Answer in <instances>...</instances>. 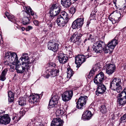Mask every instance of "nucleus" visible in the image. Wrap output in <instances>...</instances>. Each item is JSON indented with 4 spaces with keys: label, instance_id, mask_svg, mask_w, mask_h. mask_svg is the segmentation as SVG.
I'll return each instance as SVG.
<instances>
[{
    "label": "nucleus",
    "instance_id": "13d9d810",
    "mask_svg": "<svg viewBox=\"0 0 126 126\" xmlns=\"http://www.w3.org/2000/svg\"><path fill=\"white\" fill-rule=\"evenodd\" d=\"M34 24L36 26H38L39 23L38 21L37 20H35L33 21Z\"/></svg>",
    "mask_w": 126,
    "mask_h": 126
},
{
    "label": "nucleus",
    "instance_id": "c85d7f7f",
    "mask_svg": "<svg viewBox=\"0 0 126 126\" xmlns=\"http://www.w3.org/2000/svg\"><path fill=\"white\" fill-rule=\"evenodd\" d=\"M27 101V97L24 96L20 98L18 101V103L19 105L22 106H24L26 103Z\"/></svg>",
    "mask_w": 126,
    "mask_h": 126
},
{
    "label": "nucleus",
    "instance_id": "6e6552de",
    "mask_svg": "<svg viewBox=\"0 0 126 126\" xmlns=\"http://www.w3.org/2000/svg\"><path fill=\"white\" fill-rule=\"evenodd\" d=\"M73 95V91L69 90L64 92L62 95L63 100L64 101L66 102L70 100Z\"/></svg>",
    "mask_w": 126,
    "mask_h": 126
},
{
    "label": "nucleus",
    "instance_id": "f3484780",
    "mask_svg": "<svg viewBox=\"0 0 126 126\" xmlns=\"http://www.w3.org/2000/svg\"><path fill=\"white\" fill-rule=\"evenodd\" d=\"M10 121L11 119L8 114L0 116V124L6 125L8 124Z\"/></svg>",
    "mask_w": 126,
    "mask_h": 126
},
{
    "label": "nucleus",
    "instance_id": "0e129e2a",
    "mask_svg": "<svg viewBox=\"0 0 126 126\" xmlns=\"http://www.w3.org/2000/svg\"><path fill=\"white\" fill-rule=\"evenodd\" d=\"M97 0H91L94 3H95L96 2Z\"/></svg>",
    "mask_w": 126,
    "mask_h": 126
},
{
    "label": "nucleus",
    "instance_id": "de8ad7c7",
    "mask_svg": "<svg viewBox=\"0 0 126 126\" xmlns=\"http://www.w3.org/2000/svg\"><path fill=\"white\" fill-rule=\"evenodd\" d=\"M67 77L69 78H70L74 74V71H67Z\"/></svg>",
    "mask_w": 126,
    "mask_h": 126
},
{
    "label": "nucleus",
    "instance_id": "bb28decb",
    "mask_svg": "<svg viewBox=\"0 0 126 126\" xmlns=\"http://www.w3.org/2000/svg\"><path fill=\"white\" fill-rule=\"evenodd\" d=\"M61 3L62 5L64 7H68L71 4V0H61Z\"/></svg>",
    "mask_w": 126,
    "mask_h": 126
},
{
    "label": "nucleus",
    "instance_id": "0eeeda50",
    "mask_svg": "<svg viewBox=\"0 0 126 126\" xmlns=\"http://www.w3.org/2000/svg\"><path fill=\"white\" fill-rule=\"evenodd\" d=\"M10 53V54L11 55H9V57H9V58L10 59L11 58V57L10 56H11V55L12 56V55H13V54H15V55L14 56V59H15L14 60H15V61H14L13 62V63H14V66L15 65V68L14 66H13V67H12V66L11 67V68H11L13 69L14 70L15 69H16L17 71H21V69H18V63L19 62V61L18 60V57L16 53L15 52L9 51L5 53Z\"/></svg>",
    "mask_w": 126,
    "mask_h": 126
},
{
    "label": "nucleus",
    "instance_id": "3c124183",
    "mask_svg": "<svg viewBox=\"0 0 126 126\" xmlns=\"http://www.w3.org/2000/svg\"><path fill=\"white\" fill-rule=\"evenodd\" d=\"M88 39L90 40L91 42H93L95 41V39L93 38V36L91 34H90L89 37H88Z\"/></svg>",
    "mask_w": 126,
    "mask_h": 126
},
{
    "label": "nucleus",
    "instance_id": "4be33fe9",
    "mask_svg": "<svg viewBox=\"0 0 126 126\" xmlns=\"http://www.w3.org/2000/svg\"><path fill=\"white\" fill-rule=\"evenodd\" d=\"M58 57L60 63H65L68 59L67 57L63 53L59 54Z\"/></svg>",
    "mask_w": 126,
    "mask_h": 126
},
{
    "label": "nucleus",
    "instance_id": "9b49d317",
    "mask_svg": "<svg viewBox=\"0 0 126 126\" xmlns=\"http://www.w3.org/2000/svg\"><path fill=\"white\" fill-rule=\"evenodd\" d=\"M104 79V74L101 72L95 77L94 79V82L96 84L102 83Z\"/></svg>",
    "mask_w": 126,
    "mask_h": 126
},
{
    "label": "nucleus",
    "instance_id": "f257e3e1",
    "mask_svg": "<svg viewBox=\"0 0 126 126\" xmlns=\"http://www.w3.org/2000/svg\"><path fill=\"white\" fill-rule=\"evenodd\" d=\"M19 60L21 61L22 66L20 64L19 65H18V69H21V71L22 70L28 71L30 68V66L28 64L31 62H30L28 54L26 53L23 54L20 59Z\"/></svg>",
    "mask_w": 126,
    "mask_h": 126
},
{
    "label": "nucleus",
    "instance_id": "cd10ccee",
    "mask_svg": "<svg viewBox=\"0 0 126 126\" xmlns=\"http://www.w3.org/2000/svg\"><path fill=\"white\" fill-rule=\"evenodd\" d=\"M118 43V41L116 39H114L110 42H109L108 44L109 47H111L112 49H114L115 46Z\"/></svg>",
    "mask_w": 126,
    "mask_h": 126
},
{
    "label": "nucleus",
    "instance_id": "58836bf2",
    "mask_svg": "<svg viewBox=\"0 0 126 126\" xmlns=\"http://www.w3.org/2000/svg\"><path fill=\"white\" fill-rule=\"evenodd\" d=\"M126 122V113L122 116L120 119V122L121 123H124Z\"/></svg>",
    "mask_w": 126,
    "mask_h": 126
},
{
    "label": "nucleus",
    "instance_id": "a19ab883",
    "mask_svg": "<svg viewBox=\"0 0 126 126\" xmlns=\"http://www.w3.org/2000/svg\"><path fill=\"white\" fill-rule=\"evenodd\" d=\"M6 73V71H2L0 75V80L4 81L6 79L5 75Z\"/></svg>",
    "mask_w": 126,
    "mask_h": 126
},
{
    "label": "nucleus",
    "instance_id": "20e7f679",
    "mask_svg": "<svg viewBox=\"0 0 126 126\" xmlns=\"http://www.w3.org/2000/svg\"><path fill=\"white\" fill-rule=\"evenodd\" d=\"M25 7L26 9L27 12H22L24 17H23L22 21V23L24 25H26L29 23L30 15L31 14L32 16L34 15V12L30 7L25 6Z\"/></svg>",
    "mask_w": 126,
    "mask_h": 126
},
{
    "label": "nucleus",
    "instance_id": "f704fd0d",
    "mask_svg": "<svg viewBox=\"0 0 126 126\" xmlns=\"http://www.w3.org/2000/svg\"><path fill=\"white\" fill-rule=\"evenodd\" d=\"M64 110L63 109L61 108L57 110L56 112V115L58 116L62 115L64 113Z\"/></svg>",
    "mask_w": 126,
    "mask_h": 126
},
{
    "label": "nucleus",
    "instance_id": "37998d69",
    "mask_svg": "<svg viewBox=\"0 0 126 126\" xmlns=\"http://www.w3.org/2000/svg\"><path fill=\"white\" fill-rule=\"evenodd\" d=\"M50 73L49 71H44L43 76L46 79H48L50 76Z\"/></svg>",
    "mask_w": 126,
    "mask_h": 126
},
{
    "label": "nucleus",
    "instance_id": "f8f14e48",
    "mask_svg": "<svg viewBox=\"0 0 126 126\" xmlns=\"http://www.w3.org/2000/svg\"><path fill=\"white\" fill-rule=\"evenodd\" d=\"M58 69L57 70L56 68V64L54 63L50 62L48 64L46 67V70L48 71H61L62 70V67L61 66L58 67Z\"/></svg>",
    "mask_w": 126,
    "mask_h": 126
},
{
    "label": "nucleus",
    "instance_id": "4468645a",
    "mask_svg": "<svg viewBox=\"0 0 126 126\" xmlns=\"http://www.w3.org/2000/svg\"><path fill=\"white\" fill-rule=\"evenodd\" d=\"M59 45L56 43L51 40L48 43L47 48L50 50L54 52L57 51L59 48Z\"/></svg>",
    "mask_w": 126,
    "mask_h": 126
},
{
    "label": "nucleus",
    "instance_id": "ddd939ff",
    "mask_svg": "<svg viewBox=\"0 0 126 126\" xmlns=\"http://www.w3.org/2000/svg\"><path fill=\"white\" fill-rule=\"evenodd\" d=\"M117 101L119 106H124L126 104V97L120 93L117 96Z\"/></svg>",
    "mask_w": 126,
    "mask_h": 126
},
{
    "label": "nucleus",
    "instance_id": "412c9836",
    "mask_svg": "<svg viewBox=\"0 0 126 126\" xmlns=\"http://www.w3.org/2000/svg\"><path fill=\"white\" fill-rule=\"evenodd\" d=\"M96 84L98 86L96 90V91L98 93L102 94L105 92L106 88L104 85L102 83Z\"/></svg>",
    "mask_w": 126,
    "mask_h": 126
},
{
    "label": "nucleus",
    "instance_id": "680f3d73",
    "mask_svg": "<svg viewBox=\"0 0 126 126\" xmlns=\"http://www.w3.org/2000/svg\"><path fill=\"white\" fill-rule=\"evenodd\" d=\"M67 71H73V70L69 66L67 67Z\"/></svg>",
    "mask_w": 126,
    "mask_h": 126
},
{
    "label": "nucleus",
    "instance_id": "72a5a7b5",
    "mask_svg": "<svg viewBox=\"0 0 126 126\" xmlns=\"http://www.w3.org/2000/svg\"><path fill=\"white\" fill-rule=\"evenodd\" d=\"M97 11H96L92 12L90 14V16L89 17L90 20H96V13Z\"/></svg>",
    "mask_w": 126,
    "mask_h": 126
},
{
    "label": "nucleus",
    "instance_id": "a878e982",
    "mask_svg": "<svg viewBox=\"0 0 126 126\" xmlns=\"http://www.w3.org/2000/svg\"><path fill=\"white\" fill-rule=\"evenodd\" d=\"M115 15L114 20L115 21V23L118 22L120 20L121 14L119 11H115L114 12Z\"/></svg>",
    "mask_w": 126,
    "mask_h": 126
},
{
    "label": "nucleus",
    "instance_id": "338daca9",
    "mask_svg": "<svg viewBox=\"0 0 126 126\" xmlns=\"http://www.w3.org/2000/svg\"><path fill=\"white\" fill-rule=\"evenodd\" d=\"M21 29L22 30V31H24L25 29V28H24L23 27H22L21 28Z\"/></svg>",
    "mask_w": 126,
    "mask_h": 126
},
{
    "label": "nucleus",
    "instance_id": "052dcab7",
    "mask_svg": "<svg viewBox=\"0 0 126 126\" xmlns=\"http://www.w3.org/2000/svg\"><path fill=\"white\" fill-rule=\"evenodd\" d=\"M114 71H106V73L109 75H111Z\"/></svg>",
    "mask_w": 126,
    "mask_h": 126
},
{
    "label": "nucleus",
    "instance_id": "603ef678",
    "mask_svg": "<svg viewBox=\"0 0 126 126\" xmlns=\"http://www.w3.org/2000/svg\"><path fill=\"white\" fill-rule=\"evenodd\" d=\"M123 32V36L124 37H126V27L123 28L122 30Z\"/></svg>",
    "mask_w": 126,
    "mask_h": 126
},
{
    "label": "nucleus",
    "instance_id": "e2e57ef3",
    "mask_svg": "<svg viewBox=\"0 0 126 126\" xmlns=\"http://www.w3.org/2000/svg\"><path fill=\"white\" fill-rule=\"evenodd\" d=\"M110 0H104V3H107L110 1Z\"/></svg>",
    "mask_w": 126,
    "mask_h": 126
},
{
    "label": "nucleus",
    "instance_id": "6ab92c4d",
    "mask_svg": "<svg viewBox=\"0 0 126 126\" xmlns=\"http://www.w3.org/2000/svg\"><path fill=\"white\" fill-rule=\"evenodd\" d=\"M63 122L60 118L54 119L51 123V126H63Z\"/></svg>",
    "mask_w": 126,
    "mask_h": 126
},
{
    "label": "nucleus",
    "instance_id": "f03ea898",
    "mask_svg": "<svg viewBox=\"0 0 126 126\" xmlns=\"http://www.w3.org/2000/svg\"><path fill=\"white\" fill-rule=\"evenodd\" d=\"M121 85V79L118 78H114L110 82V87L112 90L120 93L122 90Z\"/></svg>",
    "mask_w": 126,
    "mask_h": 126
},
{
    "label": "nucleus",
    "instance_id": "e433bc0d",
    "mask_svg": "<svg viewBox=\"0 0 126 126\" xmlns=\"http://www.w3.org/2000/svg\"><path fill=\"white\" fill-rule=\"evenodd\" d=\"M54 101H53V100L51 99L49 102L48 108H51L55 107L57 103H56Z\"/></svg>",
    "mask_w": 126,
    "mask_h": 126
},
{
    "label": "nucleus",
    "instance_id": "bf43d9fd",
    "mask_svg": "<svg viewBox=\"0 0 126 126\" xmlns=\"http://www.w3.org/2000/svg\"><path fill=\"white\" fill-rule=\"evenodd\" d=\"M15 118L16 119L17 121H18L20 119V117H17L16 116H15L12 118V119L13 120H14Z\"/></svg>",
    "mask_w": 126,
    "mask_h": 126
},
{
    "label": "nucleus",
    "instance_id": "7ed1b4c3",
    "mask_svg": "<svg viewBox=\"0 0 126 126\" xmlns=\"http://www.w3.org/2000/svg\"><path fill=\"white\" fill-rule=\"evenodd\" d=\"M61 6L58 4H54L52 5L50 8L49 11V19L51 20L55 16L58 15L61 12Z\"/></svg>",
    "mask_w": 126,
    "mask_h": 126
},
{
    "label": "nucleus",
    "instance_id": "864d4df0",
    "mask_svg": "<svg viewBox=\"0 0 126 126\" xmlns=\"http://www.w3.org/2000/svg\"><path fill=\"white\" fill-rule=\"evenodd\" d=\"M94 74V71H90L88 75V77L90 78L92 77Z\"/></svg>",
    "mask_w": 126,
    "mask_h": 126
},
{
    "label": "nucleus",
    "instance_id": "79ce46f5",
    "mask_svg": "<svg viewBox=\"0 0 126 126\" xmlns=\"http://www.w3.org/2000/svg\"><path fill=\"white\" fill-rule=\"evenodd\" d=\"M17 73H18L22 74L24 73V75L23 76V77H27L26 78H28L29 76V71H17Z\"/></svg>",
    "mask_w": 126,
    "mask_h": 126
},
{
    "label": "nucleus",
    "instance_id": "b1692460",
    "mask_svg": "<svg viewBox=\"0 0 126 126\" xmlns=\"http://www.w3.org/2000/svg\"><path fill=\"white\" fill-rule=\"evenodd\" d=\"M106 68V71H114L116 69V67L115 65L114 64H108L106 67V66H104L103 68V69H104Z\"/></svg>",
    "mask_w": 126,
    "mask_h": 126
},
{
    "label": "nucleus",
    "instance_id": "473e14b6",
    "mask_svg": "<svg viewBox=\"0 0 126 126\" xmlns=\"http://www.w3.org/2000/svg\"><path fill=\"white\" fill-rule=\"evenodd\" d=\"M112 49L111 47H109V46L107 44V46L105 47H104L103 50V51H104L105 53H107L108 52L110 53L113 50V49Z\"/></svg>",
    "mask_w": 126,
    "mask_h": 126
},
{
    "label": "nucleus",
    "instance_id": "dca6fc26",
    "mask_svg": "<svg viewBox=\"0 0 126 126\" xmlns=\"http://www.w3.org/2000/svg\"><path fill=\"white\" fill-rule=\"evenodd\" d=\"M85 57L82 55H79L75 57V63L77 64V67H79L85 61Z\"/></svg>",
    "mask_w": 126,
    "mask_h": 126
},
{
    "label": "nucleus",
    "instance_id": "a18cd8bd",
    "mask_svg": "<svg viewBox=\"0 0 126 126\" xmlns=\"http://www.w3.org/2000/svg\"><path fill=\"white\" fill-rule=\"evenodd\" d=\"M76 8L75 7H71L69 10V13L72 14H74L75 12Z\"/></svg>",
    "mask_w": 126,
    "mask_h": 126
},
{
    "label": "nucleus",
    "instance_id": "8fccbe9b",
    "mask_svg": "<svg viewBox=\"0 0 126 126\" xmlns=\"http://www.w3.org/2000/svg\"><path fill=\"white\" fill-rule=\"evenodd\" d=\"M82 55L85 57V58L86 59L91 56L90 53H88V52H86L83 55Z\"/></svg>",
    "mask_w": 126,
    "mask_h": 126
},
{
    "label": "nucleus",
    "instance_id": "1a4fd4ad",
    "mask_svg": "<svg viewBox=\"0 0 126 126\" xmlns=\"http://www.w3.org/2000/svg\"><path fill=\"white\" fill-rule=\"evenodd\" d=\"M83 18H79L77 19L72 23V27L73 29H78L81 27L83 23Z\"/></svg>",
    "mask_w": 126,
    "mask_h": 126
},
{
    "label": "nucleus",
    "instance_id": "49530a36",
    "mask_svg": "<svg viewBox=\"0 0 126 126\" xmlns=\"http://www.w3.org/2000/svg\"><path fill=\"white\" fill-rule=\"evenodd\" d=\"M59 71H49L50 74L52 77H54L56 76Z\"/></svg>",
    "mask_w": 126,
    "mask_h": 126
},
{
    "label": "nucleus",
    "instance_id": "6e6d98bb",
    "mask_svg": "<svg viewBox=\"0 0 126 126\" xmlns=\"http://www.w3.org/2000/svg\"><path fill=\"white\" fill-rule=\"evenodd\" d=\"M33 29L32 27L30 26H28L26 28V31H29L30 30H32Z\"/></svg>",
    "mask_w": 126,
    "mask_h": 126
},
{
    "label": "nucleus",
    "instance_id": "2f4dec72",
    "mask_svg": "<svg viewBox=\"0 0 126 126\" xmlns=\"http://www.w3.org/2000/svg\"><path fill=\"white\" fill-rule=\"evenodd\" d=\"M8 95L9 102H13L14 100V94L12 92L9 91L8 92Z\"/></svg>",
    "mask_w": 126,
    "mask_h": 126
},
{
    "label": "nucleus",
    "instance_id": "393cba45",
    "mask_svg": "<svg viewBox=\"0 0 126 126\" xmlns=\"http://www.w3.org/2000/svg\"><path fill=\"white\" fill-rule=\"evenodd\" d=\"M5 15L9 20L12 22L15 23L16 22H17V20L16 18L15 17L13 16L10 15L9 13L8 12H5Z\"/></svg>",
    "mask_w": 126,
    "mask_h": 126
},
{
    "label": "nucleus",
    "instance_id": "423d86ee",
    "mask_svg": "<svg viewBox=\"0 0 126 126\" xmlns=\"http://www.w3.org/2000/svg\"><path fill=\"white\" fill-rule=\"evenodd\" d=\"M87 100V97L86 96H81L79 98L77 102L76 107L78 109H82L86 103Z\"/></svg>",
    "mask_w": 126,
    "mask_h": 126
},
{
    "label": "nucleus",
    "instance_id": "5701e85b",
    "mask_svg": "<svg viewBox=\"0 0 126 126\" xmlns=\"http://www.w3.org/2000/svg\"><path fill=\"white\" fill-rule=\"evenodd\" d=\"M92 116L91 112L87 110L84 112L83 114L82 119L84 120H89Z\"/></svg>",
    "mask_w": 126,
    "mask_h": 126
},
{
    "label": "nucleus",
    "instance_id": "c03bdc74",
    "mask_svg": "<svg viewBox=\"0 0 126 126\" xmlns=\"http://www.w3.org/2000/svg\"><path fill=\"white\" fill-rule=\"evenodd\" d=\"M53 22H52L50 20L48 21L47 22V24L48 27L50 29L51 28L53 27Z\"/></svg>",
    "mask_w": 126,
    "mask_h": 126
},
{
    "label": "nucleus",
    "instance_id": "c9c22d12",
    "mask_svg": "<svg viewBox=\"0 0 126 126\" xmlns=\"http://www.w3.org/2000/svg\"><path fill=\"white\" fill-rule=\"evenodd\" d=\"M101 68L98 66L97 64H95L94 65L92 68V69L90 71H97V70L100 71Z\"/></svg>",
    "mask_w": 126,
    "mask_h": 126
},
{
    "label": "nucleus",
    "instance_id": "a211bd4d",
    "mask_svg": "<svg viewBox=\"0 0 126 126\" xmlns=\"http://www.w3.org/2000/svg\"><path fill=\"white\" fill-rule=\"evenodd\" d=\"M82 35L79 33L75 32L70 37V40L71 42L75 43L79 42Z\"/></svg>",
    "mask_w": 126,
    "mask_h": 126
},
{
    "label": "nucleus",
    "instance_id": "aec40b11",
    "mask_svg": "<svg viewBox=\"0 0 126 126\" xmlns=\"http://www.w3.org/2000/svg\"><path fill=\"white\" fill-rule=\"evenodd\" d=\"M57 24L58 26L62 27L64 26L68 22L63 18L58 16L56 20Z\"/></svg>",
    "mask_w": 126,
    "mask_h": 126
},
{
    "label": "nucleus",
    "instance_id": "ea45409f",
    "mask_svg": "<svg viewBox=\"0 0 126 126\" xmlns=\"http://www.w3.org/2000/svg\"><path fill=\"white\" fill-rule=\"evenodd\" d=\"M100 110L102 113H105L107 111V109L105 105L101 106L100 107Z\"/></svg>",
    "mask_w": 126,
    "mask_h": 126
},
{
    "label": "nucleus",
    "instance_id": "774afa93",
    "mask_svg": "<svg viewBox=\"0 0 126 126\" xmlns=\"http://www.w3.org/2000/svg\"><path fill=\"white\" fill-rule=\"evenodd\" d=\"M89 47H88V48L87 49V51H89Z\"/></svg>",
    "mask_w": 126,
    "mask_h": 126
},
{
    "label": "nucleus",
    "instance_id": "39448f33",
    "mask_svg": "<svg viewBox=\"0 0 126 126\" xmlns=\"http://www.w3.org/2000/svg\"><path fill=\"white\" fill-rule=\"evenodd\" d=\"M105 43L101 41L95 42L93 47L94 51L96 53H101L103 51V49L105 46Z\"/></svg>",
    "mask_w": 126,
    "mask_h": 126
},
{
    "label": "nucleus",
    "instance_id": "09e8293b",
    "mask_svg": "<svg viewBox=\"0 0 126 126\" xmlns=\"http://www.w3.org/2000/svg\"><path fill=\"white\" fill-rule=\"evenodd\" d=\"M66 50V52L68 54L70 55L72 54V47L71 46H69L68 47H67Z\"/></svg>",
    "mask_w": 126,
    "mask_h": 126
},
{
    "label": "nucleus",
    "instance_id": "69168bd1",
    "mask_svg": "<svg viewBox=\"0 0 126 126\" xmlns=\"http://www.w3.org/2000/svg\"><path fill=\"white\" fill-rule=\"evenodd\" d=\"M117 0H114L113 1V3L114 4H116V2L117 1ZM125 1H126V0H125Z\"/></svg>",
    "mask_w": 126,
    "mask_h": 126
},
{
    "label": "nucleus",
    "instance_id": "5fc2aeb1",
    "mask_svg": "<svg viewBox=\"0 0 126 126\" xmlns=\"http://www.w3.org/2000/svg\"><path fill=\"white\" fill-rule=\"evenodd\" d=\"M120 94L126 97V87L123 89V91L121 92Z\"/></svg>",
    "mask_w": 126,
    "mask_h": 126
},
{
    "label": "nucleus",
    "instance_id": "4c0bfd02",
    "mask_svg": "<svg viewBox=\"0 0 126 126\" xmlns=\"http://www.w3.org/2000/svg\"><path fill=\"white\" fill-rule=\"evenodd\" d=\"M59 98V97L58 95L57 94H55L53 95V96L51 99L55 101V103H58Z\"/></svg>",
    "mask_w": 126,
    "mask_h": 126
},
{
    "label": "nucleus",
    "instance_id": "2eb2a0df",
    "mask_svg": "<svg viewBox=\"0 0 126 126\" xmlns=\"http://www.w3.org/2000/svg\"><path fill=\"white\" fill-rule=\"evenodd\" d=\"M29 98L28 101L30 103L36 104L39 101L40 96L38 94H32L31 95Z\"/></svg>",
    "mask_w": 126,
    "mask_h": 126
},
{
    "label": "nucleus",
    "instance_id": "7c9ffc66",
    "mask_svg": "<svg viewBox=\"0 0 126 126\" xmlns=\"http://www.w3.org/2000/svg\"><path fill=\"white\" fill-rule=\"evenodd\" d=\"M32 120L33 123L35 124L37 126H44L41 122V120L38 119V117L34 118Z\"/></svg>",
    "mask_w": 126,
    "mask_h": 126
},
{
    "label": "nucleus",
    "instance_id": "4d7b16f0",
    "mask_svg": "<svg viewBox=\"0 0 126 126\" xmlns=\"http://www.w3.org/2000/svg\"><path fill=\"white\" fill-rule=\"evenodd\" d=\"M26 111V110H25L24 109L22 111H20V114H21V116L22 115V116H23L25 114Z\"/></svg>",
    "mask_w": 126,
    "mask_h": 126
},
{
    "label": "nucleus",
    "instance_id": "9d476101",
    "mask_svg": "<svg viewBox=\"0 0 126 126\" xmlns=\"http://www.w3.org/2000/svg\"><path fill=\"white\" fill-rule=\"evenodd\" d=\"M10 55H11L10 53H5L4 56V60L5 61L4 63L5 65H10V63H13V62L15 61L14 56L15 55H13L11 56V58H9Z\"/></svg>",
    "mask_w": 126,
    "mask_h": 126
},
{
    "label": "nucleus",
    "instance_id": "c756f323",
    "mask_svg": "<svg viewBox=\"0 0 126 126\" xmlns=\"http://www.w3.org/2000/svg\"><path fill=\"white\" fill-rule=\"evenodd\" d=\"M58 16L60 17L63 18L66 21H67V22L69 21L68 15L64 11L62 12L60 15Z\"/></svg>",
    "mask_w": 126,
    "mask_h": 126
}]
</instances>
